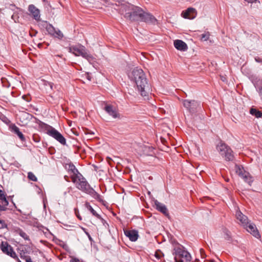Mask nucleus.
Segmentation results:
<instances>
[{
  "mask_svg": "<svg viewBox=\"0 0 262 262\" xmlns=\"http://www.w3.org/2000/svg\"><path fill=\"white\" fill-rule=\"evenodd\" d=\"M129 79L135 82L141 96H147L149 92V85L144 71L140 68H135L128 73Z\"/></svg>",
  "mask_w": 262,
  "mask_h": 262,
  "instance_id": "nucleus-1",
  "label": "nucleus"
},
{
  "mask_svg": "<svg viewBox=\"0 0 262 262\" xmlns=\"http://www.w3.org/2000/svg\"><path fill=\"white\" fill-rule=\"evenodd\" d=\"M76 187L81 191L90 195L99 202H103L101 196L90 186L84 177H82L79 179L76 183Z\"/></svg>",
  "mask_w": 262,
  "mask_h": 262,
  "instance_id": "nucleus-2",
  "label": "nucleus"
},
{
  "mask_svg": "<svg viewBox=\"0 0 262 262\" xmlns=\"http://www.w3.org/2000/svg\"><path fill=\"white\" fill-rule=\"evenodd\" d=\"M124 17L131 21H140L144 10L139 7L129 4L126 6Z\"/></svg>",
  "mask_w": 262,
  "mask_h": 262,
  "instance_id": "nucleus-3",
  "label": "nucleus"
},
{
  "mask_svg": "<svg viewBox=\"0 0 262 262\" xmlns=\"http://www.w3.org/2000/svg\"><path fill=\"white\" fill-rule=\"evenodd\" d=\"M216 149L220 155L228 161H233L234 157L231 148L224 143H220L216 146Z\"/></svg>",
  "mask_w": 262,
  "mask_h": 262,
  "instance_id": "nucleus-4",
  "label": "nucleus"
},
{
  "mask_svg": "<svg viewBox=\"0 0 262 262\" xmlns=\"http://www.w3.org/2000/svg\"><path fill=\"white\" fill-rule=\"evenodd\" d=\"M183 103L184 106L190 114H194L201 110L200 103L194 100H184Z\"/></svg>",
  "mask_w": 262,
  "mask_h": 262,
  "instance_id": "nucleus-5",
  "label": "nucleus"
},
{
  "mask_svg": "<svg viewBox=\"0 0 262 262\" xmlns=\"http://www.w3.org/2000/svg\"><path fill=\"white\" fill-rule=\"evenodd\" d=\"M47 128H49V129H47V134L49 136L54 138L61 144L63 145H67L66 139L58 131H57L52 126L48 125H47Z\"/></svg>",
  "mask_w": 262,
  "mask_h": 262,
  "instance_id": "nucleus-6",
  "label": "nucleus"
},
{
  "mask_svg": "<svg viewBox=\"0 0 262 262\" xmlns=\"http://www.w3.org/2000/svg\"><path fill=\"white\" fill-rule=\"evenodd\" d=\"M140 21L154 25H156L158 23L157 19L153 15L145 11L143 12Z\"/></svg>",
  "mask_w": 262,
  "mask_h": 262,
  "instance_id": "nucleus-7",
  "label": "nucleus"
},
{
  "mask_svg": "<svg viewBox=\"0 0 262 262\" xmlns=\"http://www.w3.org/2000/svg\"><path fill=\"white\" fill-rule=\"evenodd\" d=\"M184 249V247L183 246H179L174 248L173 250L174 252H173V254L175 255L174 260L176 262H184L182 257L184 255V252H187Z\"/></svg>",
  "mask_w": 262,
  "mask_h": 262,
  "instance_id": "nucleus-8",
  "label": "nucleus"
},
{
  "mask_svg": "<svg viewBox=\"0 0 262 262\" xmlns=\"http://www.w3.org/2000/svg\"><path fill=\"white\" fill-rule=\"evenodd\" d=\"M1 250L4 253L11 256H16V253L14 251L12 247L9 245L7 242L1 243Z\"/></svg>",
  "mask_w": 262,
  "mask_h": 262,
  "instance_id": "nucleus-9",
  "label": "nucleus"
},
{
  "mask_svg": "<svg viewBox=\"0 0 262 262\" xmlns=\"http://www.w3.org/2000/svg\"><path fill=\"white\" fill-rule=\"evenodd\" d=\"M244 227L246 228L247 231L250 232L254 237L257 238H260V235L254 224L248 222V224L244 226Z\"/></svg>",
  "mask_w": 262,
  "mask_h": 262,
  "instance_id": "nucleus-10",
  "label": "nucleus"
},
{
  "mask_svg": "<svg viewBox=\"0 0 262 262\" xmlns=\"http://www.w3.org/2000/svg\"><path fill=\"white\" fill-rule=\"evenodd\" d=\"M104 110L109 115L112 116L114 118H120V114L118 112L115 106L112 105H106L104 107Z\"/></svg>",
  "mask_w": 262,
  "mask_h": 262,
  "instance_id": "nucleus-11",
  "label": "nucleus"
},
{
  "mask_svg": "<svg viewBox=\"0 0 262 262\" xmlns=\"http://www.w3.org/2000/svg\"><path fill=\"white\" fill-rule=\"evenodd\" d=\"M154 203L156 206V208L157 210L162 213L166 216L169 217L168 209L164 204L159 202L157 200H155L154 201Z\"/></svg>",
  "mask_w": 262,
  "mask_h": 262,
  "instance_id": "nucleus-12",
  "label": "nucleus"
},
{
  "mask_svg": "<svg viewBox=\"0 0 262 262\" xmlns=\"http://www.w3.org/2000/svg\"><path fill=\"white\" fill-rule=\"evenodd\" d=\"M28 11L34 19L37 21L40 20V11L34 5L31 4L29 6Z\"/></svg>",
  "mask_w": 262,
  "mask_h": 262,
  "instance_id": "nucleus-13",
  "label": "nucleus"
},
{
  "mask_svg": "<svg viewBox=\"0 0 262 262\" xmlns=\"http://www.w3.org/2000/svg\"><path fill=\"white\" fill-rule=\"evenodd\" d=\"M85 47L81 45L78 46H73L69 48V51L73 53L76 56H81V53L83 52Z\"/></svg>",
  "mask_w": 262,
  "mask_h": 262,
  "instance_id": "nucleus-14",
  "label": "nucleus"
},
{
  "mask_svg": "<svg viewBox=\"0 0 262 262\" xmlns=\"http://www.w3.org/2000/svg\"><path fill=\"white\" fill-rule=\"evenodd\" d=\"M124 234L129 238L132 242H136L139 237L138 232L136 230H124Z\"/></svg>",
  "mask_w": 262,
  "mask_h": 262,
  "instance_id": "nucleus-15",
  "label": "nucleus"
},
{
  "mask_svg": "<svg viewBox=\"0 0 262 262\" xmlns=\"http://www.w3.org/2000/svg\"><path fill=\"white\" fill-rule=\"evenodd\" d=\"M196 10L193 8H189L182 13V15L184 18L190 19L194 18L196 16Z\"/></svg>",
  "mask_w": 262,
  "mask_h": 262,
  "instance_id": "nucleus-16",
  "label": "nucleus"
},
{
  "mask_svg": "<svg viewBox=\"0 0 262 262\" xmlns=\"http://www.w3.org/2000/svg\"><path fill=\"white\" fill-rule=\"evenodd\" d=\"M174 46L178 50L185 51L188 49L187 44L181 40H176L174 41Z\"/></svg>",
  "mask_w": 262,
  "mask_h": 262,
  "instance_id": "nucleus-17",
  "label": "nucleus"
},
{
  "mask_svg": "<svg viewBox=\"0 0 262 262\" xmlns=\"http://www.w3.org/2000/svg\"><path fill=\"white\" fill-rule=\"evenodd\" d=\"M29 249V247L24 246H20L18 248V251L21 258L25 259L27 257H28L29 256L27 255L30 253Z\"/></svg>",
  "mask_w": 262,
  "mask_h": 262,
  "instance_id": "nucleus-18",
  "label": "nucleus"
},
{
  "mask_svg": "<svg viewBox=\"0 0 262 262\" xmlns=\"http://www.w3.org/2000/svg\"><path fill=\"white\" fill-rule=\"evenodd\" d=\"M9 130L11 132L17 135L21 141H25L26 140L24 135L19 130V128L17 126H16L15 124L11 125V128L9 129Z\"/></svg>",
  "mask_w": 262,
  "mask_h": 262,
  "instance_id": "nucleus-19",
  "label": "nucleus"
},
{
  "mask_svg": "<svg viewBox=\"0 0 262 262\" xmlns=\"http://www.w3.org/2000/svg\"><path fill=\"white\" fill-rule=\"evenodd\" d=\"M236 218L238 220L242 225L244 226L248 224V217L243 214L240 211H238L236 213Z\"/></svg>",
  "mask_w": 262,
  "mask_h": 262,
  "instance_id": "nucleus-20",
  "label": "nucleus"
},
{
  "mask_svg": "<svg viewBox=\"0 0 262 262\" xmlns=\"http://www.w3.org/2000/svg\"><path fill=\"white\" fill-rule=\"evenodd\" d=\"M9 204L8 201L6 198L5 194L1 190V211H5L8 208L6 207Z\"/></svg>",
  "mask_w": 262,
  "mask_h": 262,
  "instance_id": "nucleus-21",
  "label": "nucleus"
},
{
  "mask_svg": "<svg viewBox=\"0 0 262 262\" xmlns=\"http://www.w3.org/2000/svg\"><path fill=\"white\" fill-rule=\"evenodd\" d=\"M81 53V56L86 59L90 63L94 61V58L89 53L85 48L83 49V52Z\"/></svg>",
  "mask_w": 262,
  "mask_h": 262,
  "instance_id": "nucleus-22",
  "label": "nucleus"
},
{
  "mask_svg": "<svg viewBox=\"0 0 262 262\" xmlns=\"http://www.w3.org/2000/svg\"><path fill=\"white\" fill-rule=\"evenodd\" d=\"M85 207L92 213V214L99 219H102L101 216L98 214L96 211L93 208L89 202H86L85 204Z\"/></svg>",
  "mask_w": 262,
  "mask_h": 262,
  "instance_id": "nucleus-23",
  "label": "nucleus"
},
{
  "mask_svg": "<svg viewBox=\"0 0 262 262\" xmlns=\"http://www.w3.org/2000/svg\"><path fill=\"white\" fill-rule=\"evenodd\" d=\"M33 118H34V117L32 115H31V114H30L29 113H26V112H23L20 115V119L21 120V121L22 122H23L25 120H26V121H30Z\"/></svg>",
  "mask_w": 262,
  "mask_h": 262,
  "instance_id": "nucleus-24",
  "label": "nucleus"
},
{
  "mask_svg": "<svg viewBox=\"0 0 262 262\" xmlns=\"http://www.w3.org/2000/svg\"><path fill=\"white\" fill-rule=\"evenodd\" d=\"M1 121L5 123L9 127V129L11 128V125H14L11 120L6 116L1 114Z\"/></svg>",
  "mask_w": 262,
  "mask_h": 262,
  "instance_id": "nucleus-25",
  "label": "nucleus"
},
{
  "mask_svg": "<svg viewBox=\"0 0 262 262\" xmlns=\"http://www.w3.org/2000/svg\"><path fill=\"white\" fill-rule=\"evenodd\" d=\"M242 178L249 185H251L253 181V177L250 176L249 172H246Z\"/></svg>",
  "mask_w": 262,
  "mask_h": 262,
  "instance_id": "nucleus-26",
  "label": "nucleus"
},
{
  "mask_svg": "<svg viewBox=\"0 0 262 262\" xmlns=\"http://www.w3.org/2000/svg\"><path fill=\"white\" fill-rule=\"evenodd\" d=\"M250 113L252 115L255 116L256 118H260L262 116V113L254 108H251L250 109Z\"/></svg>",
  "mask_w": 262,
  "mask_h": 262,
  "instance_id": "nucleus-27",
  "label": "nucleus"
},
{
  "mask_svg": "<svg viewBox=\"0 0 262 262\" xmlns=\"http://www.w3.org/2000/svg\"><path fill=\"white\" fill-rule=\"evenodd\" d=\"M235 168L236 173L241 177H243V176L246 172L244 170L243 168H241L239 165H236Z\"/></svg>",
  "mask_w": 262,
  "mask_h": 262,
  "instance_id": "nucleus-28",
  "label": "nucleus"
},
{
  "mask_svg": "<svg viewBox=\"0 0 262 262\" xmlns=\"http://www.w3.org/2000/svg\"><path fill=\"white\" fill-rule=\"evenodd\" d=\"M224 233L225 234V239L228 242L231 243L232 242V237L230 231H229L227 229H225L224 230Z\"/></svg>",
  "mask_w": 262,
  "mask_h": 262,
  "instance_id": "nucleus-29",
  "label": "nucleus"
},
{
  "mask_svg": "<svg viewBox=\"0 0 262 262\" xmlns=\"http://www.w3.org/2000/svg\"><path fill=\"white\" fill-rule=\"evenodd\" d=\"M46 30L49 34L53 36V35L55 34L56 29L50 24L47 27Z\"/></svg>",
  "mask_w": 262,
  "mask_h": 262,
  "instance_id": "nucleus-30",
  "label": "nucleus"
},
{
  "mask_svg": "<svg viewBox=\"0 0 262 262\" xmlns=\"http://www.w3.org/2000/svg\"><path fill=\"white\" fill-rule=\"evenodd\" d=\"M17 233L22 237L25 240H28L29 241V236L22 230L19 229L17 231Z\"/></svg>",
  "mask_w": 262,
  "mask_h": 262,
  "instance_id": "nucleus-31",
  "label": "nucleus"
},
{
  "mask_svg": "<svg viewBox=\"0 0 262 262\" xmlns=\"http://www.w3.org/2000/svg\"><path fill=\"white\" fill-rule=\"evenodd\" d=\"M191 258V255L188 251L187 252H184V255L182 257V259L184 260V262H190Z\"/></svg>",
  "mask_w": 262,
  "mask_h": 262,
  "instance_id": "nucleus-32",
  "label": "nucleus"
},
{
  "mask_svg": "<svg viewBox=\"0 0 262 262\" xmlns=\"http://www.w3.org/2000/svg\"><path fill=\"white\" fill-rule=\"evenodd\" d=\"M54 37H57L59 39H62L63 37L62 33L59 30H56L55 34L53 35Z\"/></svg>",
  "mask_w": 262,
  "mask_h": 262,
  "instance_id": "nucleus-33",
  "label": "nucleus"
},
{
  "mask_svg": "<svg viewBox=\"0 0 262 262\" xmlns=\"http://www.w3.org/2000/svg\"><path fill=\"white\" fill-rule=\"evenodd\" d=\"M28 178L29 180L34 182H36L37 180L36 177L32 172H29L28 173Z\"/></svg>",
  "mask_w": 262,
  "mask_h": 262,
  "instance_id": "nucleus-34",
  "label": "nucleus"
},
{
  "mask_svg": "<svg viewBox=\"0 0 262 262\" xmlns=\"http://www.w3.org/2000/svg\"><path fill=\"white\" fill-rule=\"evenodd\" d=\"M71 172L73 173L74 176H76V177L78 178V180L79 178H81L82 177H83V176L79 172L76 167Z\"/></svg>",
  "mask_w": 262,
  "mask_h": 262,
  "instance_id": "nucleus-35",
  "label": "nucleus"
},
{
  "mask_svg": "<svg viewBox=\"0 0 262 262\" xmlns=\"http://www.w3.org/2000/svg\"><path fill=\"white\" fill-rule=\"evenodd\" d=\"M75 168V166L72 163L67 164L66 166V168L69 171L72 172Z\"/></svg>",
  "mask_w": 262,
  "mask_h": 262,
  "instance_id": "nucleus-36",
  "label": "nucleus"
},
{
  "mask_svg": "<svg viewBox=\"0 0 262 262\" xmlns=\"http://www.w3.org/2000/svg\"><path fill=\"white\" fill-rule=\"evenodd\" d=\"M12 19L14 21V22H18L19 16L17 14L14 13L11 16Z\"/></svg>",
  "mask_w": 262,
  "mask_h": 262,
  "instance_id": "nucleus-37",
  "label": "nucleus"
},
{
  "mask_svg": "<svg viewBox=\"0 0 262 262\" xmlns=\"http://www.w3.org/2000/svg\"><path fill=\"white\" fill-rule=\"evenodd\" d=\"M155 256L157 258L160 259L162 256H164V254L160 250H158L155 252Z\"/></svg>",
  "mask_w": 262,
  "mask_h": 262,
  "instance_id": "nucleus-38",
  "label": "nucleus"
},
{
  "mask_svg": "<svg viewBox=\"0 0 262 262\" xmlns=\"http://www.w3.org/2000/svg\"><path fill=\"white\" fill-rule=\"evenodd\" d=\"M5 228L6 230H8V225L3 220H1V229Z\"/></svg>",
  "mask_w": 262,
  "mask_h": 262,
  "instance_id": "nucleus-39",
  "label": "nucleus"
},
{
  "mask_svg": "<svg viewBox=\"0 0 262 262\" xmlns=\"http://www.w3.org/2000/svg\"><path fill=\"white\" fill-rule=\"evenodd\" d=\"M50 24H48V22L47 21H42L40 23V25L43 28H46V29H47V27H48L49 25H50Z\"/></svg>",
  "mask_w": 262,
  "mask_h": 262,
  "instance_id": "nucleus-40",
  "label": "nucleus"
},
{
  "mask_svg": "<svg viewBox=\"0 0 262 262\" xmlns=\"http://www.w3.org/2000/svg\"><path fill=\"white\" fill-rule=\"evenodd\" d=\"M1 83L3 84V86H5V87H9L10 86V84H4L5 81H6V79H5L4 78H1Z\"/></svg>",
  "mask_w": 262,
  "mask_h": 262,
  "instance_id": "nucleus-41",
  "label": "nucleus"
},
{
  "mask_svg": "<svg viewBox=\"0 0 262 262\" xmlns=\"http://www.w3.org/2000/svg\"><path fill=\"white\" fill-rule=\"evenodd\" d=\"M201 36H202V38L204 39V40H207L209 39V36L205 34H203L201 35Z\"/></svg>",
  "mask_w": 262,
  "mask_h": 262,
  "instance_id": "nucleus-42",
  "label": "nucleus"
},
{
  "mask_svg": "<svg viewBox=\"0 0 262 262\" xmlns=\"http://www.w3.org/2000/svg\"><path fill=\"white\" fill-rule=\"evenodd\" d=\"M72 182L74 183H76L78 182L77 180H78V178L76 176H73L71 177Z\"/></svg>",
  "mask_w": 262,
  "mask_h": 262,
  "instance_id": "nucleus-43",
  "label": "nucleus"
},
{
  "mask_svg": "<svg viewBox=\"0 0 262 262\" xmlns=\"http://www.w3.org/2000/svg\"><path fill=\"white\" fill-rule=\"evenodd\" d=\"M70 262H79V259H78L77 258L73 257L70 260Z\"/></svg>",
  "mask_w": 262,
  "mask_h": 262,
  "instance_id": "nucleus-44",
  "label": "nucleus"
},
{
  "mask_svg": "<svg viewBox=\"0 0 262 262\" xmlns=\"http://www.w3.org/2000/svg\"><path fill=\"white\" fill-rule=\"evenodd\" d=\"M12 258H13L14 259H15L17 262H21V260L18 258L17 255L16 254V256H12Z\"/></svg>",
  "mask_w": 262,
  "mask_h": 262,
  "instance_id": "nucleus-45",
  "label": "nucleus"
},
{
  "mask_svg": "<svg viewBox=\"0 0 262 262\" xmlns=\"http://www.w3.org/2000/svg\"><path fill=\"white\" fill-rule=\"evenodd\" d=\"M33 140L35 142H39V139H38V138L37 137H35V136H33Z\"/></svg>",
  "mask_w": 262,
  "mask_h": 262,
  "instance_id": "nucleus-46",
  "label": "nucleus"
},
{
  "mask_svg": "<svg viewBox=\"0 0 262 262\" xmlns=\"http://www.w3.org/2000/svg\"><path fill=\"white\" fill-rule=\"evenodd\" d=\"M25 260L26 262H33L30 256H28V257H27V258H26Z\"/></svg>",
  "mask_w": 262,
  "mask_h": 262,
  "instance_id": "nucleus-47",
  "label": "nucleus"
},
{
  "mask_svg": "<svg viewBox=\"0 0 262 262\" xmlns=\"http://www.w3.org/2000/svg\"><path fill=\"white\" fill-rule=\"evenodd\" d=\"M258 93L260 95H262V86L258 88Z\"/></svg>",
  "mask_w": 262,
  "mask_h": 262,
  "instance_id": "nucleus-48",
  "label": "nucleus"
},
{
  "mask_svg": "<svg viewBox=\"0 0 262 262\" xmlns=\"http://www.w3.org/2000/svg\"><path fill=\"white\" fill-rule=\"evenodd\" d=\"M37 33V32L36 31H35L34 33H30V35L31 36H34L36 35Z\"/></svg>",
  "mask_w": 262,
  "mask_h": 262,
  "instance_id": "nucleus-49",
  "label": "nucleus"
},
{
  "mask_svg": "<svg viewBox=\"0 0 262 262\" xmlns=\"http://www.w3.org/2000/svg\"><path fill=\"white\" fill-rule=\"evenodd\" d=\"M200 252H201V254H202L203 253H204V250L203 249H200Z\"/></svg>",
  "mask_w": 262,
  "mask_h": 262,
  "instance_id": "nucleus-50",
  "label": "nucleus"
},
{
  "mask_svg": "<svg viewBox=\"0 0 262 262\" xmlns=\"http://www.w3.org/2000/svg\"><path fill=\"white\" fill-rule=\"evenodd\" d=\"M77 217L81 220V218L79 215H77Z\"/></svg>",
  "mask_w": 262,
  "mask_h": 262,
  "instance_id": "nucleus-51",
  "label": "nucleus"
},
{
  "mask_svg": "<svg viewBox=\"0 0 262 262\" xmlns=\"http://www.w3.org/2000/svg\"><path fill=\"white\" fill-rule=\"evenodd\" d=\"M222 80L224 81L225 80L224 79V78H222Z\"/></svg>",
  "mask_w": 262,
  "mask_h": 262,
  "instance_id": "nucleus-52",
  "label": "nucleus"
}]
</instances>
